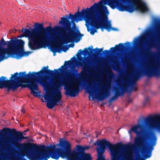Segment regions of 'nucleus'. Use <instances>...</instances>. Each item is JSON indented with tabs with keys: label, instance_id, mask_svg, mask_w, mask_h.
Returning a JSON list of instances; mask_svg holds the SVG:
<instances>
[{
	"label": "nucleus",
	"instance_id": "f257e3e1",
	"mask_svg": "<svg viewBox=\"0 0 160 160\" xmlns=\"http://www.w3.org/2000/svg\"><path fill=\"white\" fill-rule=\"evenodd\" d=\"M84 18L87 30L92 35L97 32V3L90 8L83 9L81 12L78 11L74 15L70 13L68 16L61 17L59 24L62 27L56 26L53 29L51 26L43 27V23H36V30L29 38L28 46L32 50L43 48L50 44V42L45 34L46 32H54L58 35H51L52 42L56 44L58 47H52V49L56 51L61 48L64 43L67 44L77 39L79 36H82L79 30L76 28L75 22H78Z\"/></svg>",
	"mask_w": 160,
	"mask_h": 160
},
{
	"label": "nucleus",
	"instance_id": "393cba45",
	"mask_svg": "<svg viewBox=\"0 0 160 160\" xmlns=\"http://www.w3.org/2000/svg\"><path fill=\"white\" fill-rule=\"evenodd\" d=\"M74 46V44H71V47L72 48Z\"/></svg>",
	"mask_w": 160,
	"mask_h": 160
},
{
	"label": "nucleus",
	"instance_id": "9d476101",
	"mask_svg": "<svg viewBox=\"0 0 160 160\" xmlns=\"http://www.w3.org/2000/svg\"><path fill=\"white\" fill-rule=\"evenodd\" d=\"M130 45V43L129 42H127L124 43H120L118 45H116L115 47L110 48L109 50H105L103 52L104 55H108L111 53H114L115 52L123 51L128 48Z\"/></svg>",
	"mask_w": 160,
	"mask_h": 160
},
{
	"label": "nucleus",
	"instance_id": "7ed1b4c3",
	"mask_svg": "<svg viewBox=\"0 0 160 160\" xmlns=\"http://www.w3.org/2000/svg\"><path fill=\"white\" fill-rule=\"evenodd\" d=\"M72 68L73 72L77 73L78 72V70L75 69L74 67ZM75 74L74 72L71 73L69 72L67 78H63L62 82H56L53 83V86L55 88L54 94L52 95L50 92H48V94L44 96L45 100H49L50 99L47 104V107L48 108L52 109L55 105H58L59 104L62 97L60 88L62 85L65 86L66 95L71 97H74L78 94L80 83L75 80Z\"/></svg>",
	"mask_w": 160,
	"mask_h": 160
},
{
	"label": "nucleus",
	"instance_id": "39448f33",
	"mask_svg": "<svg viewBox=\"0 0 160 160\" xmlns=\"http://www.w3.org/2000/svg\"><path fill=\"white\" fill-rule=\"evenodd\" d=\"M143 73L148 77L151 78L153 76L158 77L160 76V63L156 62L151 65L149 68H148L143 72H138L135 75L134 78L130 82L128 79H126L124 80L123 85H119L121 86H123L125 83V81L127 82L125 85L127 87V90L131 91L128 93H131V91H136L137 90V87L135 85L137 79L141 76Z\"/></svg>",
	"mask_w": 160,
	"mask_h": 160
},
{
	"label": "nucleus",
	"instance_id": "a211bd4d",
	"mask_svg": "<svg viewBox=\"0 0 160 160\" xmlns=\"http://www.w3.org/2000/svg\"><path fill=\"white\" fill-rule=\"evenodd\" d=\"M149 102V98L147 97L146 98L145 100L143 102V105L144 106H145L146 104L148 103Z\"/></svg>",
	"mask_w": 160,
	"mask_h": 160
},
{
	"label": "nucleus",
	"instance_id": "f03ea898",
	"mask_svg": "<svg viewBox=\"0 0 160 160\" xmlns=\"http://www.w3.org/2000/svg\"><path fill=\"white\" fill-rule=\"evenodd\" d=\"M48 66L44 67L41 70L38 72H29L26 74V72L15 73V76L13 77L16 81V83L22 88L27 87L31 91V93L34 96L38 95V92H37L38 89V83L39 82L45 87L48 85V83L44 78L42 77L44 75L49 76H53L55 74L59 73L62 71V68H64L63 65L58 69H55L54 71L48 69Z\"/></svg>",
	"mask_w": 160,
	"mask_h": 160
},
{
	"label": "nucleus",
	"instance_id": "2f4dec72",
	"mask_svg": "<svg viewBox=\"0 0 160 160\" xmlns=\"http://www.w3.org/2000/svg\"><path fill=\"white\" fill-rule=\"evenodd\" d=\"M1 135V133L0 132V136Z\"/></svg>",
	"mask_w": 160,
	"mask_h": 160
},
{
	"label": "nucleus",
	"instance_id": "0eeeda50",
	"mask_svg": "<svg viewBox=\"0 0 160 160\" xmlns=\"http://www.w3.org/2000/svg\"><path fill=\"white\" fill-rule=\"evenodd\" d=\"M18 39H12L7 43L2 38L0 41V62L11 56Z\"/></svg>",
	"mask_w": 160,
	"mask_h": 160
},
{
	"label": "nucleus",
	"instance_id": "a878e982",
	"mask_svg": "<svg viewBox=\"0 0 160 160\" xmlns=\"http://www.w3.org/2000/svg\"><path fill=\"white\" fill-rule=\"evenodd\" d=\"M107 82V84H110V82L108 81Z\"/></svg>",
	"mask_w": 160,
	"mask_h": 160
},
{
	"label": "nucleus",
	"instance_id": "dca6fc26",
	"mask_svg": "<svg viewBox=\"0 0 160 160\" xmlns=\"http://www.w3.org/2000/svg\"><path fill=\"white\" fill-rule=\"evenodd\" d=\"M30 29L31 30L28 29L23 28L21 31L23 33L21 34L19 36V37L22 38L25 37H28L29 39L32 33L34 32V31L35 30H36V27H35V28H30Z\"/></svg>",
	"mask_w": 160,
	"mask_h": 160
},
{
	"label": "nucleus",
	"instance_id": "f3484780",
	"mask_svg": "<svg viewBox=\"0 0 160 160\" xmlns=\"http://www.w3.org/2000/svg\"><path fill=\"white\" fill-rule=\"evenodd\" d=\"M94 88L93 87L92 85L90 84H88V87L87 88V90H88V93H90L91 91Z\"/></svg>",
	"mask_w": 160,
	"mask_h": 160
},
{
	"label": "nucleus",
	"instance_id": "20e7f679",
	"mask_svg": "<svg viewBox=\"0 0 160 160\" xmlns=\"http://www.w3.org/2000/svg\"><path fill=\"white\" fill-rule=\"evenodd\" d=\"M115 8L120 11L129 13L135 10L143 13L149 10L147 5L141 0H113V9Z\"/></svg>",
	"mask_w": 160,
	"mask_h": 160
},
{
	"label": "nucleus",
	"instance_id": "412c9836",
	"mask_svg": "<svg viewBox=\"0 0 160 160\" xmlns=\"http://www.w3.org/2000/svg\"><path fill=\"white\" fill-rule=\"evenodd\" d=\"M83 148L84 149H85V150L88 149L89 147H88V146L83 147Z\"/></svg>",
	"mask_w": 160,
	"mask_h": 160
},
{
	"label": "nucleus",
	"instance_id": "4be33fe9",
	"mask_svg": "<svg viewBox=\"0 0 160 160\" xmlns=\"http://www.w3.org/2000/svg\"><path fill=\"white\" fill-rule=\"evenodd\" d=\"M21 112H22L23 113H24L25 112V110L22 108V110H21Z\"/></svg>",
	"mask_w": 160,
	"mask_h": 160
},
{
	"label": "nucleus",
	"instance_id": "6e6552de",
	"mask_svg": "<svg viewBox=\"0 0 160 160\" xmlns=\"http://www.w3.org/2000/svg\"><path fill=\"white\" fill-rule=\"evenodd\" d=\"M15 76V73L12 75L10 80L6 79V78L2 76L0 78V88L2 89L4 88H7V90L9 91L11 89L14 91L16 90L20 85L16 83V80L13 78Z\"/></svg>",
	"mask_w": 160,
	"mask_h": 160
},
{
	"label": "nucleus",
	"instance_id": "6ab92c4d",
	"mask_svg": "<svg viewBox=\"0 0 160 160\" xmlns=\"http://www.w3.org/2000/svg\"><path fill=\"white\" fill-rule=\"evenodd\" d=\"M115 67L117 69H118L119 67V62L118 61H116L115 62Z\"/></svg>",
	"mask_w": 160,
	"mask_h": 160
},
{
	"label": "nucleus",
	"instance_id": "2eb2a0df",
	"mask_svg": "<svg viewBox=\"0 0 160 160\" xmlns=\"http://www.w3.org/2000/svg\"><path fill=\"white\" fill-rule=\"evenodd\" d=\"M154 45L153 42L151 41L146 44V47L145 48H142L140 47L141 53L143 55L148 54L150 52L151 48L154 46Z\"/></svg>",
	"mask_w": 160,
	"mask_h": 160
},
{
	"label": "nucleus",
	"instance_id": "b1692460",
	"mask_svg": "<svg viewBox=\"0 0 160 160\" xmlns=\"http://www.w3.org/2000/svg\"><path fill=\"white\" fill-rule=\"evenodd\" d=\"M94 97L93 96H92V100H91L90 98H89V100H93L94 99Z\"/></svg>",
	"mask_w": 160,
	"mask_h": 160
},
{
	"label": "nucleus",
	"instance_id": "c85d7f7f",
	"mask_svg": "<svg viewBox=\"0 0 160 160\" xmlns=\"http://www.w3.org/2000/svg\"><path fill=\"white\" fill-rule=\"evenodd\" d=\"M29 130V129H28L26 131H28Z\"/></svg>",
	"mask_w": 160,
	"mask_h": 160
},
{
	"label": "nucleus",
	"instance_id": "4468645a",
	"mask_svg": "<svg viewBox=\"0 0 160 160\" xmlns=\"http://www.w3.org/2000/svg\"><path fill=\"white\" fill-rule=\"evenodd\" d=\"M109 88L108 85L107 84L103 85L101 88L97 97L99 101H102L109 96L110 93L108 90Z\"/></svg>",
	"mask_w": 160,
	"mask_h": 160
},
{
	"label": "nucleus",
	"instance_id": "c756f323",
	"mask_svg": "<svg viewBox=\"0 0 160 160\" xmlns=\"http://www.w3.org/2000/svg\"><path fill=\"white\" fill-rule=\"evenodd\" d=\"M136 40L137 41H138V39H136Z\"/></svg>",
	"mask_w": 160,
	"mask_h": 160
},
{
	"label": "nucleus",
	"instance_id": "9b49d317",
	"mask_svg": "<svg viewBox=\"0 0 160 160\" xmlns=\"http://www.w3.org/2000/svg\"><path fill=\"white\" fill-rule=\"evenodd\" d=\"M73 58V61H71L70 60L68 61H65V63H66V65L68 66L70 65H72L74 64H76V65L79 67H82L83 69H82V72L83 74H85L88 72L91 68V67L89 65H91L90 62H88V64H86L84 62H76V59L75 57H74L71 58V59Z\"/></svg>",
	"mask_w": 160,
	"mask_h": 160
},
{
	"label": "nucleus",
	"instance_id": "ddd939ff",
	"mask_svg": "<svg viewBox=\"0 0 160 160\" xmlns=\"http://www.w3.org/2000/svg\"><path fill=\"white\" fill-rule=\"evenodd\" d=\"M103 48H96L92 49L90 47H89L88 48H85L84 51H82L81 49L79 50L77 52V57H78V55L82 54L88 55L92 54L93 55H96L97 56H100L101 54V52L103 51Z\"/></svg>",
	"mask_w": 160,
	"mask_h": 160
},
{
	"label": "nucleus",
	"instance_id": "cd10ccee",
	"mask_svg": "<svg viewBox=\"0 0 160 160\" xmlns=\"http://www.w3.org/2000/svg\"><path fill=\"white\" fill-rule=\"evenodd\" d=\"M126 59H125V60H124L123 61V62H124V61H126Z\"/></svg>",
	"mask_w": 160,
	"mask_h": 160
},
{
	"label": "nucleus",
	"instance_id": "1a4fd4ad",
	"mask_svg": "<svg viewBox=\"0 0 160 160\" xmlns=\"http://www.w3.org/2000/svg\"><path fill=\"white\" fill-rule=\"evenodd\" d=\"M24 42L23 40L18 39L11 56L17 59H20L24 56H28L29 52L24 51Z\"/></svg>",
	"mask_w": 160,
	"mask_h": 160
},
{
	"label": "nucleus",
	"instance_id": "aec40b11",
	"mask_svg": "<svg viewBox=\"0 0 160 160\" xmlns=\"http://www.w3.org/2000/svg\"><path fill=\"white\" fill-rule=\"evenodd\" d=\"M145 41V38L144 37L140 39V42L141 43L142 42Z\"/></svg>",
	"mask_w": 160,
	"mask_h": 160
},
{
	"label": "nucleus",
	"instance_id": "bb28decb",
	"mask_svg": "<svg viewBox=\"0 0 160 160\" xmlns=\"http://www.w3.org/2000/svg\"><path fill=\"white\" fill-rule=\"evenodd\" d=\"M156 31L157 32H159L158 30V29L157 28L156 29Z\"/></svg>",
	"mask_w": 160,
	"mask_h": 160
},
{
	"label": "nucleus",
	"instance_id": "423d86ee",
	"mask_svg": "<svg viewBox=\"0 0 160 160\" xmlns=\"http://www.w3.org/2000/svg\"><path fill=\"white\" fill-rule=\"evenodd\" d=\"M1 131L4 135H12L11 138L12 145L21 152H25L27 151V146L20 143L23 139L27 138V137L23 136L22 132L17 131L14 129H11L9 128H4Z\"/></svg>",
	"mask_w": 160,
	"mask_h": 160
},
{
	"label": "nucleus",
	"instance_id": "5701e85b",
	"mask_svg": "<svg viewBox=\"0 0 160 160\" xmlns=\"http://www.w3.org/2000/svg\"><path fill=\"white\" fill-rule=\"evenodd\" d=\"M157 23L159 24H160V20H158L157 22Z\"/></svg>",
	"mask_w": 160,
	"mask_h": 160
},
{
	"label": "nucleus",
	"instance_id": "f8f14e48",
	"mask_svg": "<svg viewBox=\"0 0 160 160\" xmlns=\"http://www.w3.org/2000/svg\"><path fill=\"white\" fill-rule=\"evenodd\" d=\"M127 81H125L124 84L123 86H121L119 85L118 88H115L114 89V96L112 97L109 99L108 101L109 102L112 103L121 95L123 96L125 92H130V90H127V87L125 85V84H127Z\"/></svg>",
	"mask_w": 160,
	"mask_h": 160
},
{
	"label": "nucleus",
	"instance_id": "7c9ffc66",
	"mask_svg": "<svg viewBox=\"0 0 160 160\" xmlns=\"http://www.w3.org/2000/svg\"><path fill=\"white\" fill-rule=\"evenodd\" d=\"M0 160H2V159L1 158H0Z\"/></svg>",
	"mask_w": 160,
	"mask_h": 160
}]
</instances>
